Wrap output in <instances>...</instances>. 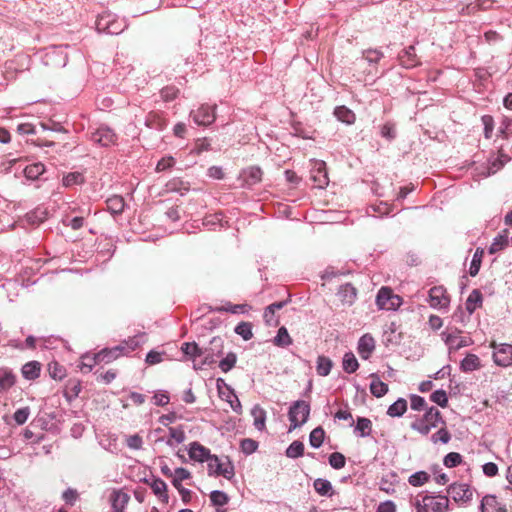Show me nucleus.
I'll return each instance as SVG.
<instances>
[{
	"instance_id": "79ce46f5",
	"label": "nucleus",
	"mask_w": 512,
	"mask_h": 512,
	"mask_svg": "<svg viewBox=\"0 0 512 512\" xmlns=\"http://www.w3.org/2000/svg\"><path fill=\"white\" fill-rule=\"evenodd\" d=\"M274 344L279 347H288L292 344V338L285 327L279 328L277 335L274 338Z\"/></svg>"
},
{
	"instance_id": "1a4fd4ad",
	"label": "nucleus",
	"mask_w": 512,
	"mask_h": 512,
	"mask_svg": "<svg viewBox=\"0 0 512 512\" xmlns=\"http://www.w3.org/2000/svg\"><path fill=\"white\" fill-rule=\"evenodd\" d=\"M216 106L201 105L197 110H192L190 116L197 125L208 126L215 121Z\"/></svg>"
},
{
	"instance_id": "a211bd4d",
	"label": "nucleus",
	"mask_w": 512,
	"mask_h": 512,
	"mask_svg": "<svg viewBox=\"0 0 512 512\" xmlns=\"http://www.w3.org/2000/svg\"><path fill=\"white\" fill-rule=\"evenodd\" d=\"M337 296L343 304L350 306L356 300L357 290L350 283H346L340 286Z\"/></svg>"
},
{
	"instance_id": "052dcab7",
	"label": "nucleus",
	"mask_w": 512,
	"mask_h": 512,
	"mask_svg": "<svg viewBox=\"0 0 512 512\" xmlns=\"http://www.w3.org/2000/svg\"><path fill=\"white\" fill-rule=\"evenodd\" d=\"M410 427L412 430L417 431L422 435H428L432 429V427H430L427 423H425L420 418H417L414 422H412Z\"/></svg>"
},
{
	"instance_id": "2f4dec72",
	"label": "nucleus",
	"mask_w": 512,
	"mask_h": 512,
	"mask_svg": "<svg viewBox=\"0 0 512 512\" xmlns=\"http://www.w3.org/2000/svg\"><path fill=\"white\" fill-rule=\"evenodd\" d=\"M313 487L315 491L321 496L331 497L334 493L332 484L327 479H316L313 483Z\"/></svg>"
},
{
	"instance_id": "864d4df0",
	"label": "nucleus",
	"mask_w": 512,
	"mask_h": 512,
	"mask_svg": "<svg viewBox=\"0 0 512 512\" xmlns=\"http://www.w3.org/2000/svg\"><path fill=\"white\" fill-rule=\"evenodd\" d=\"M235 333L240 335L244 340H250L253 336L251 324L241 322L235 327Z\"/></svg>"
},
{
	"instance_id": "4468645a",
	"label": "nucleus",
	"mask_w": 512,
	"mask_h": 512,
	"mask_svg": "<svg viewBox=\"0 0 512 512\" xmlns=\"http://www.w3.org/2000/svg\"><path fill=\"white\" fill-rule=\"evenodd\" d=\"M425 505L433 512H446L449 510V499L447 496H425Z\"/></svg>"
},
{
	"instance_id": "4d7b16f0",
	"label": "nucleus",
	"mask_w": 512,
	"mask_h": 512,
	"mask_svg": "<svg viewBox=\"0 0 512 512\" xmlns=\"http://www.w3.org/2000/svg\"><path fill=\"white\" fill-rule=\"evenodd\" d=\"M462 462V456L457 452L448 453L443 460V463L448 468L458 466Z\"/></svg>"
},
{
	"instance_id": "8fccbe9b",
	"label": "nucleus",
	"mask_w": 512,
	"mask_h": 512,
	"mask_svg": "<svg viewBox=\"0 0 512 512\" xmlns=\"http://www.w3.org/2000/svg\"><path fill=\"white\" fill-rule=\"evenodd\" d=\"M236 362V354L230 352L219 362V368L222 370V372L227 373L235 366Z\"/></svg>"
},
{
	"instance_id": "aec40b11",
	"label": "nucleus",
	"mask_w": 512,
	"mask_h": 512,
	"mask_svg": "<svg viewBox=\"0 0 512 512\" xmlns=\"http://www.w3.org/2000/svg\"><path fill=\"white\" fill-rule=\"evenodd\" d=\"M400 64L407 69L416 67L419 64L414 46H409L399 54Z\"/></svg>"
},
{
	"instance_id": "4c0bfd02",
	"label": "nucleus",
	"mask_w": 512,
	"mask_h": 512,
	"mask_svg": "<svg viewBox=\"0 0 512 512\" xmlns=\"http://www.w3.org/2000/svg\"><path fill=\"white\" fill-rule=\"evenodd\" d=\"M342 364L343 370L349 374L354 373L359 367L358 361L352 352H347L344 354Z\"/></svg>"
},
{
	"instance_id": "c03bdc74",
	"label": "nucleus",
	"mask_w": 512,
	"mask_h": 512,
	"mask_svg": "<svg viewBox=\"0 0 512 512\" xmlns=\"http://www.w3.org/2000/svg\"><path fill=\"white\" fill-rule=\"evenodd\" d=\"M325 432L322 427H316L309 435V443L313 448H319L324 441Z\"/></svg>"
},
{
	"instance_id": "f8f14e48",
	"label": "nucleus",
	"mask_w": 512,
	"mask_h": 512,
	"mask_svg": "<svg viewBox=\"0 0 512 512\" xmlns=\"http://www.w3.org/2000/svg\"><path fill=\"white\" fill-rule=\"evenodd\" d=\"M116 139L114 131L107 126H101L91 134V140L104 147L115 144Z\"/></svg>"
},
{
	"instance_id": "b1692460",
	"label": "nucleus",
	"mask_w": 512,
	"mask_h": 512,
	"mask_svg": "<svg viewBox=\"0 0 512 512\" xmlns=\"http://www.w3.org/2000/svg\"><path fill=\"white\" fill-rule=\"evenodd\" d=\"M145 125L154 130H163L167 126L166 120L157 112H150L145 118Z\"/></svg>"
},
{
	"instance_id": "13d9d810",
	"label": "nucleus",
	"mask_w": 512,
	"mask_h": 512,
	"mask_svg": "<svg viewBox=\"0 0 512 512\" xmlns=\"http://www.w3.org/2000/svg\"><path fill=\"white\" fill-rule=\"evenodd\" d=\"M383 57V53L376 49H368L363 52V59L369 64H376Z\"/></svg>"
},
{
	"instance_id": "c756f323",
	"label": "nucleus",
	"mask_w": 512,
	"mask_h": 512,
	"mask_svg": "<svg viewBox=\"0 0 512 512\" xmlns=\"http://www.w3.org/2000/svg\"><path fill=\"white\" fill-rule=\"evenodd\" d=\"M185 438V431L182 427H169V438L166 440V444L174 447L176 444L183 443Z\"/></svg>"
},
{
	"instance_id": "39448f33",
	"label": "nucleus",
	"mask_w": 512,
	"mask_h": 512,
	"mask_svg": "<svg viewBox=\"0 0 512 512\" xmlns=\"http://www.w3.org/2000/svg\"><path fill=\"white\" fill-rule=\"evenodd\" d=\"M402 304L400 296L393 293L389 287H382L376 296V305L381 310H396Z\"/></svg>"
},
{
	"instance_id": "338daca9",
	"label": "nucleus",
	"mask_w": 512,
	"mask_h": 512,
	"mask_svg": "<svg viewBox=\"0 0 512 512\" xmlns=\"http://www.w3.org/2000/svg\"><path fill=\"white\" fill-rule=\"evenodd\" d=\"M381 136L387 140H393L396 137L395 126L392 123H385L381 128Z\"/></svg>"
},
{
	"instance_id": "ea45409f",
	"label": "nucleus",
	"mask_w": 512,
	"mask_h": 512,
	"mask_svg": "<svg viewBox=\"0 0 512 512\" xmlns=\"http://www.w3.org/2000/svg\"><path fill=\"white\" fill-rule=\"evenodd\" d=\"M64 187H72L75 185H81L84 183V176L80 172H70L63 177L62 180Z\"/></svg>"
},
{
	"instance_id": "6e6d98bb",
	"label": "nucleus",
	"mask_w": 512,
	"mask_h": 512,
	"mask_svg": "<svg viewBox=\"0 0 512 512\" xmlns=\"http://www.w3.org/2000/svg\"><path fill=\"white\" fill-rule=\"evenodd\" d=\"M451 440V435L446 428L439 429L436 433L431 436V441L436 444L441 442L447 444Z\"/></svg>"
},
{
	"instance_id": "7c9ffc66",
	"label": "nucleus",
	"mask_w": 512,
	"mask_h": 512,
	"mask_svg": "<svg viewBox=\"0 0 512 512\" xmlns=\"http://www.w3.org/2000/svg\"><path fill=\"white\" fill-rule=\"evenodd\" d=\"M480 359L475 354H467L460 363V369L463 372H472L480 368Z\"/></svg>"
},
{
	"instance_id": "f3484780",
	"label": "nucleus",
	"mask_w": 512,
	"mask_h": 512,
	"mask_svg": "<svg viewBox=\"0 0 512 512\" xmlns=\"http://www.w3.org/2000/svg\"><path fill=\"white\" fill-rule=\"evenodd\" d=\"M442 336L444 338L445 344L448 346L449 351H457L463 347L470 345V340L464 337H459L458 335L452 333L443 332Z\"/></svg>"
},
{
	"instance_id": "412c9836",
	"label": "nucleus",
	"mask_w": 512,
	"mask_h": 512,
	"mask_svg": "<svg viewBox=\"0 0 512 512\" xmlns=\"http://www.w3.org/2000/svg\"><path fill=\"white\" fill-rule=\"evenodd\" d=\"M181 351L188 359L193 361V364L198 363L196 358L201 357L205 353L203 348L199 347L195 342H184L181 345Z\"/></svg>"
},
{
	"instance_id": "9b49d317",
	"label": "nucleus",
	"mask_w": 512,
	"mask_h": 512,
	"mask_svg": "<svg viewBox=\"0 0 512 512\" xmlns=\"http://www.w3.org/2000/svg\"><path fill=\"white\" fill-rule=\"evenodd\" d=\"M130 501V495L124 489H112L109 495L112 512H125Z\"/></svg>"
},
{
	"instance_id": "423d86ee",
	"label": "nucleus",
	"mask_w": 512,
	"mask_h": 512,
	"mask_svg": "<svg viewBox=\"0 0 512 512\" xmlns=\"http://www.w3.org/2000/svg\"><path fill=\"white\" fill-rule=\"evenodd\" d=\"M490 347L493 348V361L497 366L510 367L512 366V345L508 343L492 342Z\"/></svg>"
},
{
	"instance_id": "a19ab883",
	"label": "nucleus",
	"mask_w": 512,
	"mask_h": 512,
	"mask_svg": "<svg viewBox=\"0 0 512 512\" xmlns=\"http://www.w3.org/2000/svg\"><path fill=\"white\" fill-rule=\"evenodd\" d=\"M171 475L173 476L172 483L177 490H180L182 481L191 477V473L183 467L176 468Z\"/></svg>"
},
{
	"instance_id": "09e8293b",
	"label": "nucleus",
	"mask_w": 512,
	"mask_h": 512,
	"mask_svg": "<svg viewBox=\"0 0 512 512\" xmlns=\"http://www.w3.org/2000/svg\"><path fill=\"white\" fill-rule=\"evenodd\" d=\"M508 245V237L505 235H497L492 244L490 245L488 251L490 254H495L501 250H503Z\"/></svg>"
},
{
	"instance_id": "f257e3e1",
	"label": "nucleus",
	"mask_w": 512,
	"mask_h": 512,
	"mask_svg": "<svg viewBox=\"0 0 512 512\" xmlns=\"http://www.w3.org/2000/svg\"><path fill=\"white\" fill-rule=\"evenodd\" d=\"M139 345L140 340L138 337L129 338L115 347L101 350L99 353L94 355V361L109 363L123 354H128L134 351Z\"/></svg>"
},
{
	"instance_id": "72a5a7b5",
	"label": "nucleus",
	"mask_w": 512,
	"mask_h": 512,
	"mask_svg": "<svg viewBox=\"0 0 512 512\" xmlns=\"http://www.w3.org/2000/svg\"><path fill=\"white\" fill-rule=\"evenodd\" d=\"M106 204L108 211L115 215L121 214L125 208V201L123 197L119 195H114L108 198Z\"/></svg>"
},
{
	"instance_id": "58836bf2",
	"label": "nucleus",
	"mask_w": 512,
	"mask_h": 512,
	"mask_svg": "<svg viewBox=\"0 0 512 512\" xmlns=\"http://www.w3.org/2000/svg\"><path fill=\"white\" fill-rule=\"evenodd\" d=\"M483 255H484V249L478 247L473 255V258H472V261L470 264V268H469V274L472 277H475L478 274V272L480 270Z\"/></svg>"
},
{
	"instance_id": "6ab92c4d",
	"label": "nucleus",
	"mask_w": 512,
	"mask_h": 512,
	"mask_svg": "<svg viewBox=\"0 0 512 512\" xmlns=\"http://www.w3.org/2000/svg\"><path fill=\"white\" fill-rule=\"evenodd\" d=\"M241 178L246 186H253L261 181L262 170L257 166L249 167L242 171Z\"/></svg>"
},
{
	"instance_id": "69168bd1",
	"label": "nucleus",
	"mask_w": 512,
	"mask_h": 512,
	"mask_svg": "<svg viewBox=\"0 0 512 512\" xmlns=\"http://www.w3.org/2000/svg\"><path fill=\"white\" fill-rule=\"evenodd\" d=\"M40 127L44 131L50 130V131L60 132V133H66L67 132V130L60 123H57V122H54V121L41 122L40 123Z\"/></svg>"
},
{
	"instance_id": "3c124183",
	"label": "nucleus",
	"mask_w": 512,
	"mask_h": 512,
	"mask_svg": "<svg viewBox=\"0 0 512 512\" xmlns=\"http://www.w3.org/2000/svg\"><path fill=\"white\" fill-rule=\"evenodd\" d=\"M210 501L214 506L222 507L229 501L228 495L220 490H214L210 493Z\"/></svg>"
},
{
	"instance_id": "f03ea898",
	"label": "nucleus",
	"mask_w": 512,
	"mask_h": 512,
	"mask_svg": "<svg viewBox=\"0 0 512 512\" xmlns=\"http://www.w3.org/2000/svg\"><path fill=\"white\" fill-rule=\"evenodd\" d=\"M206 462L209 476H223L231 480L235 475L234 465L228 457L219 458L212 454Z\"/></svg>"
},
{
	"instance_id": "20e7f679",
	"label": "nucleus",
	"mask_w": 512,
	"mask_h": 512,
	"mask_svg": "<svg viewBox=\"0 0 512 512\" xmlns=\"http://www.w3.org/2000/svg\"><path fill=\"white\" fill-rule=\"evenodd\" d=\"M310 414V406L303 400L294 402L288 412L290 430L296 429L307 422Z\"/></svg>"
},
{
	"instance_id": "f704fd0d",
	"label": "nucleus",
	"mask_w": 512,
	"mask_h": 512,
	"mask_svg": "<svg viewBox=\"0 0 512 512\" xmlns=\"http://www.w3.org/2000/svg\"><path fill=\"white\" fill-rule=\"evenodd\" d=\"M333 366V362L330 358L326 356H318L316 362V371L319 376H328L331 372Z\"/></svg>"
},
{
	"instance_id": "6e6552de",
	"label": "nucleus",
	"mask_w": 512,
	"mask_h": 512,
	"mask_svg": "<svg viewBox=\"0 0 512 512\" xmlns=\"http://www.w3.org/2000/svg\"><path fill=\"white\" fill-rule=\"evenodd\" d=\"M428 302L432 308L441 310L449 306L450 298L444 287L435 286L429 290Z\"/></svg>"
},
{
	"instance_id": "2eb2a0df",
	"label": "nucleus",
	"mask_w": 512,
	"mask_h": 512,
	"mask_svg": "<svg viewBox=\"0 0 512 512\" xmlns=\"http://www.w3.org/2000/svg\"><path fill=\"white\" fill-rule=\"evenodd\" d=\"M481 512H507L506 506L500 503L495 495H486L480 504Z\"/></svg>"
},
{
	"instance_id": "de8ad7c7",
	"label": "nucleus",
	"mask_w": 512,
	"mask_h": 512,
	"mask_svg": "<svg viewBox=\"0 0 512 512\" xmlns=\"http://www.w3.org/2000/svg\"><path fill=\"white\" fill-rule=\"evenodd\" d=\"M372 428V422L368 418L359 417L357 419L355 431L360 433L361 437H366L370 435Z\"/></svg>"
},
{
	"instance_id": "473e14b6",
	"label": "nucleus",
	"mask_w": 512,
	"mask_h": 512,
	"mask_svg": "<svg viewBox=\"0 0 512 512\" xmlns=\"http://www.w3.org/2000/svg\"><path fill=\"white\" fill-rule=\"evenodd\" d=\"M15 384V375L12 371L2 368L0 369V393L10 389Z\"/></svg>"
},
{
	"instance_id": "bb28decb",
	"label": "nucleus",
	"mask_w": 512,
	"mask_h": 512,
	"mask_svg": "<svg viewBox=\"0 0 512 512\" xmlns=\"http://www.w3.org/2000/svg\"><path fill=\"white\" fill-rule=\"evenodd\" d=\"M482 294L478 289H474L469 294L466 302L465 308L468 311L469 315L473 314V312L481 306L482 304Z\"/></svg>"
},
{
	"instance_id": "0eeeda50",
	"label": "nucleus",
	"mask_w": 512,
	"mask_h": 512,
	"mask_svg": "<svg viewBox=\"0 0 512 512\" xmlns=\"http://www.w3.org/2000/svg\"><path fill=\"white\" fill-rule=\"evenodd\" d=\"M310 173L315 187L323 189L329 184L326 163L324 161L313 160Z\"/></svg>"
},
{
	"instance_id": "c85d7f7f",
	"label": "nucleus",
	"mask_w": 512,
	"mask_h": 512,
	"mask_svg": "<svg viewBox=\"0 0 512 512\" xmlns=\"http://www.w3.org/2000/svg\"><path fill=\"white\" fill-rule=\"evenodd\" d=\"M41 365L37 361H31L23 365L22 375L27 380H34L39 377Z\"/></svg>"
},
{
	"instance_id": "c9c22d12",
	"label": "nucleus",
	"mask_w": 512,
	"mask_h": 512,
	"mask_svg": "<svg viewBox=\"0 0 512 512\" xmlns=\"http://www.w3.org/2000/svg\"><path fill=\"white\" fill-rule=\"evenodd\" d=\"M150 486H151L153 493L156 496H158L160 500H162L163 502L168 501V495L166 493L167 485L162 479H160V478L154 479L152 481V483L150 484Z\"/></svg>"
},
{
	"instance_id": "393cba45",
	"label": "nucleus",
	"mask_w": 512,
	"mask_h": 512,
	"mask_svg": "<svg viewBox=\"0 0 512 512\" xmlns=\"http://www.w3.org/2000/svg\"><path fill=\"white\" fill-rule=\"evenodd\" d=\"M334 115L339 121L347 125L353 124L356 120L355 113L346 106H337L334 109Z\"/></svg>"
},
{
	"instance_id": "bf43d9fd",
	"label": "nucleus",
	"mask_w": 512,
	"mask_h": 512,
	"mask_svg": "<svg viewBox=\"0 0 512 512\" xmlns=\"http://www.w3.org/2000/svg\"><path fill=\"white\" fill-rule=\"evenodd\" d=\"M346 459L343 454L339 452H333L329 456V464L334 469H341L345 466Z\"/></svg>"
},
{
	"instance_id": "49530a36",
	"label": "nucleus",
	"mask_w": 512,
	"mask_h": 512,
	"mask_svg": "<svg viewBox=\"0 0 512 512\" xmlns=\"http://www.w3.org/2000/svg\"><path fill=\"white\" fill-rule=\"evenodd\" d=\"M430 479V475L425 471H418L409 476L408 482L414 487H420L427 483Z\"/></svg>"
},
{
	"instance_id": "e433bc0d",
	"label": "nucleus",
	"mask_w": 512,
	"mask_h": 512,
	"mask_svg": "<svg viewBox=\"0 0 512 512\" xmlns=\"http://www.w3.org/2000/svg\"><path fill=\"white\" fill-rule=\"evenodd\" d=\"M407 410V401L399 398L388 407L387 414L390 417H401Z\"/></svg>"
},
{
	"instance_id": "dca6fc26",
	"label": "nucleus",
	"mask_w": 512,
	"mask_h": 512,
	"mask_svg": "<svg viewBox=\"0 0 512 512\" xmlns=\"http://www.w3.org/2000/svg\"><path fill=\"white\" fill-rule=\"evenodd\" d=\"M375 349V340L370 334H364L358 341L357 351L362 359L367 360Z\"/></svg>"
},
{
	"instance_id": "5fc2aeb1",
	"label": "nucleus",
	"mask_w": 512,
	"mask_h": 512,
	"mask_svg": "<svg viewBox=\"0 0 512 512\" xmlns=\"http://www.w3.org/2000/svg\"><path fill=\"white\" fill-rule=\"evenodd\" d=\"M430 399L432 402L438 404L440 407H446L448 404L447 393L442 389L434 391L431 394Z\"/></svg>"
},
{
	"instance_id": "603ef678",
	"label": "nucleus",
	"mask_w": 512,
	"mask_h": 512,
	"mask_svg": "<svg viewBox=\"0 0 512 512\" xmlns=\"http://www.w3.org/2000/svg\"><path fill=\"white\" fill-rule=\"evenodd\" d=\"M203 351L205 352L201 357H203V359L198 362V363H194L193 364V368L195 370H200L202 369L204 366L206 365H212L213 363L216 362L215 360V354L211 353L208 349H203Z\"/></svg>"
},
{
	"instance_id": "a878e982",
	"label": "nucleus",
	"mask_w": 512,
	"mask_h": 512,
	"mask_svg": "<svg viewBox=\"0 0 512 512\" xmlns=\"http://www.w3.org/2000/svg\"><path fill=\"white\" fill-rule=\"evenodd\" d=\"M251 416L253 417L254 427L262 431L265 429L266 411L259 405H254L251 409Z\"/></svg>"
},
{
	"instance_id": "4be33fe9",
	"label": "nucleus",
	"mask_w": 512,
	"mask_h": 512,
	"mask_svg": "<svg viewBox=\"0 0 512 512\" xmlns=\"http://www.w3.org/2000/svg\"><path fill=\"white\" fill-rule=\"evenodd\" d=\"M510 157L506 154H500L497 158L490 159L487 163L486 171L483 172L484 176H490L499 171L508 161Z\"/></svg>"
},
{
	"instance_id": "e2e57ef3",
	"label": "nucleus",
	"mask_w": 512,
	"mask_h": 512,
	"mask_svg": "<svg viewBox=\"0 0 512 512\" xmlns=\"http://www.w3.org/2000/svg\"><path fill=\"white\" fill-rule=\"evenodd\" d=\"M30 415V409L29 407H23L20 409H17L13 415V419L18 425L24 424L28 417Z\"/></svg>"
},
{
	"instance_id": "ddd939ff",
	"label": "nucleus",
	"mask_w": 512,
	"mask_h": 512,
	"mask_svg": "<svg viewBox=\"0 0 512 512\" xmlns=\"http://www.w3.org/2000/svg\"><path fill=\"white\" fill-rule=\"evenodd\" d=\"M188 455L193 461L206 462L212 454L208 448L195 441L189 444Z\"/></svg>"
},
{
	"instance_id": "9d476101",
	"label": "nucleus",
	"mask_w": 512,
	"mask_h": 512,
	"mask_svg": "<svg viewBox=\"0 0 512 512\" xmlns=\"http://www.w3.org/2000/svg\"><path fill=\"white\" fill-rule=\"evenodd\" d=\"M447 492L455 502L468 503L473 497V490L466 483H453L449 485Z\"/></svg>"
},
{
	"instance_id": "5701e85b",
	"label": "nucleus",
	"mask_w": 512,
	"mask_h": 512,
	"mask_svg": "<svg viewBox=\"0 0 512 512\" xmlns=\"http://www.w3.org/2000/svg\"><path fill=\"white\" fill-rule=\"evenodd\" d=\"M370 378L372 379L370 383L371 394L377 398L384 396L388 392V385L382 382L379 376L375 373H372Z\"/></svg>"
},
{
	"instance_id": "37998d69",
	"label": "nucleus",
	"mask_w": 512,
	"mask_h": 512,
	"mask_svg": "<svg viewBox=\"0 0 512 512\" xmlns=\"http://www.w3.org/2000/svg\"><path fill=\"white\" fill-rule=\"evenodd\" d=\"M45 171V166L42 163H34L28 165L24 169V174L28 179H37Z\"/></svg>"
},
{
	"instance_id": "a18cd8bd",
	"label": "nucleus",
	"mask_w": 512,
	"mask_h": 512,
	"mask_svg": "<svg viewBox=\"0 0 512 512\" xmlns=\"http://www.w3.org/2000/svg\"><path fill=\"white\" fill-rule=\"evenodd\" d=\"M304 454V444L301 441H293L286 449V456L292 459L299 458Z\"/></svg>"
},
{
	"instance_id": "680f3d73",
	"label": "nucleus",
	"mask_w": 512,
	"mask_h": 512,
	"mask_svg": "<svg viewBox=\"0 0 512 512\" xmlns=\"http://www.w3.org/2000/svg\"><path fill=\"white\" fill-rule=\"evenodd\" d=\"M49 374L53 379L61 380L65 377V369L56 362L50 363Z\"/></svg>"
},
{
	"instance_id": "774afa93",
	"label": "nucleus",
	"mask_w": 512,
	"mask_h": 512,
	"mask_svg": "<svg viewBox=\"0 0 512 512\" xmlns=\"http://www.w3.org/2000/svg\"><path fill=\"white\" fill-rule=\"evenodd\" d=\"M126 444L131 449L139 450L142 448L143 440L138 434H134L127 438Z\"/></svg>"
},
{
	"instance_id": "7ed1b4c3",
	"label": "nucleus",
	"mask_w": 512,
	"mask_h": 512,
	"mask_svg": "<svg viewBox=\"0 0 512 512\" xmlns=\"http://www.w3.org/2000/svg\"><path fill=\"white\" fill-rule=\"evenodd\" d=\"M125 28V22L111 13H103L96 20V29L102 33L118 35Z\"/></svg>"
},
{
	"instance_id": "0e129e2a",
	"label": "nucleus",
	"mask_w": 512,
	"mask_h": 512,
	"mask_svg": "<svg viewBox=\"0 0 512 512\" xmlns=\"http://www.w3.org/2000/svg\"><path fill=\"white\" fill-rule=\"evenodd\" d=\"M211 353L215 354L216 356H220L222 354L223 349V340L220 337H214L210 341V346L207 347Z\"/></svg>"
},
{
	"instance_id": "cd10ccee",
	"label": "nucleus",
	"mask_w": 512,
	"mask_h": 512,
	"mask_svg": "<svg viewBox=\"0 0 512 512\" xmlns=\"http://www.w3.org/2000/svg\"><path fill=\"white\" fill-rule=\"evenodd\" d=\"M420 419L432 428L437 427L440 422L444 423L440 411L435 407H430Z\"/></svg>"
}]
</instances>
